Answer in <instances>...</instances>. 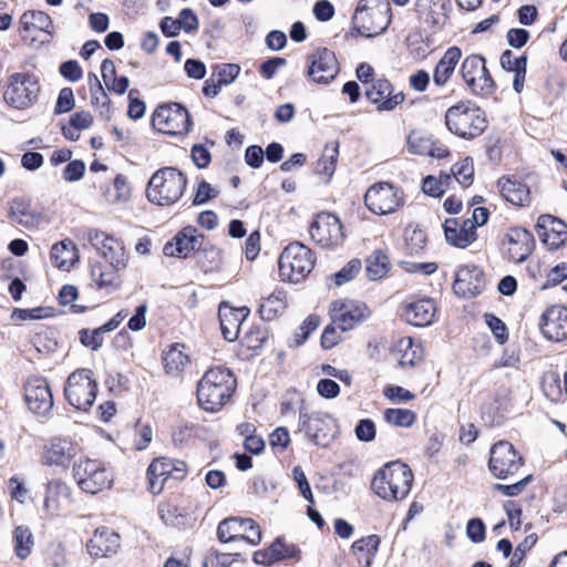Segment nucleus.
Returning <instances> with one entry per match:
<instances>
[{
    "mask_svg": "<svg viewBox=\"0 0 567 567\" xmlns=\"http://www.w3.org/2000/svg\"><path fill=\"white\" fill-rule=\"evenodd\" d=\"M78 453L79 447L74 442L54 437L44 445L41 462L47 466L66 471Z\"/></svg>",
    "mask_w": 567,
    "mask_h": 567,
    "instance_id": "obj_21",
    "label": "nucleus"
},
{
    "mask_svg": "<svg viewBox=\"0 0 567 567\" xmlns=\"http://www.w3.org/2000/svg\"><path fill=\"white\" fill-rule=\"evenodd\" d=\"M534 246L532 234L523 228H513L506 235L503 250L506 258L514 262H523L530 255Z\"/></svg>",
    "mask_w": 567,
    "mask_h": 567,
    "instance_id": "obj_26",
    "label": "nucleus"
},
{
    "mask_svg": "<svg viewBox=\"0 0 567 567\" xmlns=\"http://www.w3.org/2000/svg\"><path fill=\"white\" fill-rule=\"evenodd\" d=\"M120 545L121 540L118 534L107 527H99L89 539L86 549L90 556L102 558L114 555L120 548Z\"/></svg>",
    "mask_w": 567,
    "mask_h": 567,
    "instance_id": "obj_28",
    "label": "nucleus"
},
{
    "mask_svg": "<svg viewBox=\"0 0 567 567\" xmlns=\"http://www.w3.org/2000/svg\"><path fill=\"white\" fill-rule=\"evenodd\" d=\"M20 31L31 33L43 31L52 34L53 23L50 16L43 11H27L20 17Z\"/></svg>",
    "mask_w": 567,
    "mask_h": 567,
    "instance_id": "obj_42",
    "label": "nucleus"
},
{
    "mask_svg": "<svg viewBox=\"0 0 567 567\" xmlns=\"http://www.w3.org/2000/svg\"><path fill=\"white\" fill-rule=\"evenodd\" d=\"M271 545H278V547H276L275 556L279 560L299 557L300 549L293 544L286 543L280 537L277 538Z\"/></svg>",
    "mask_w": 567,
    "mask_h": 567,
    "instance_id": "obj_61",
    "label": "nucleus"
},
{
    "mask_svg": "<svg viewBox=\"0 0 567 567\" xmlns=\"http://www.w3.org/2000/svg\"><path fill=\"white\" fill-rule=\"evenodd\" d=\"M2 101L10 107L22 111L38 100L40 85L29 72H12L0 84Z\"/></svg>",
    "mask_w": 567,
    "mask_h": 567,
    "instance_id": "obj_5",
    "label": "nucleus"
},
{
    "mask_svg": "<svg viewBox=\"0 0 567 567\" xmlns=\"http://www.w3.org/2000/svg\"><path fill=\"white\" fill-rule=\"evenodd\" d=\"M127 317V311L121 310L103 326L90 331H80L81 343L91 350H97L103 343V333L115 330Z\"/></svg>",
    "mask_w": 567,
    "mask_h": 567,
    "instance_id": "obj_35",
    "label": "nucleus"
},
{
    "mask_svg": "<svg viewBox=\"0 0 567 567\" xmlns=\"http://www.w3.org/2000/svg\"><path fill=\"white\" fill-rule=\"evenodd\" d=\"M287 308V296L282 289H275L267 297L262 298L259 306V313L264 320H274Z\"/></svg>",
    "mask_w": 567,
    "mask_h": 567,
    "instance_id": "obj_41",
    "label": "nucleus"
},
{
    "mask_svg": "<svg viewBox=\"0 0 567 567\" xmlns=\"http://www.w3.org/2000/svg\"><path fill=\"white\" fill-rule=\"evenodd\" d=\"M14 553L21 560L27 559L34 546L33 535L28 527L18 526L13 532Z\"/></svg>",
    "mask_w": 567,
    "mask_h": 567,
    "instance_id": "obj_49",
    "label": "nucleus"
},
{
    "mask_svg": "<svg viewBox=\"0 0 567 567\" xmlns=\"http://www.w3.org/2000/svg\"><path fill=\"white\" fill-rule=\"evenodd\" d=\"M364 204L368 209L378 215L395 213L404 205L403 192L388 182H380L367 190Z\"/></svg>",
    "mask_w": 567,
    "mask_h": 567,
    "instance_id": "obj_12",
    "label": "nucleus"
},
{
    "mask_svg": "<svg viewBox=\"0 0 567 567\" xmlns=\"http://www.w3.org/2000/svg\"><path fill=\"white\" fill-rule=\"evenodd\" d=\"M8 217L14 225L33 228L39 224V217L23 198H13L9 202Z\"/></svg>",
    "mask_w": 567,
    "mask_h": 567,
    "instance_id": "obj_37",
    "label": "nucleus"
},
{
    "mask_svg": "<svg viewBox=\"0 0 567 567\" xmlns=\"http://www.w3.org/2000/svg\"><path fill=\"white\" fill-rule=\"evenodd\" d=\"M74 94L71 87H63L58 96L55 113L62 114L71 111L74 107Z\"/></svg>",
    "mask_w": 567,
    "mask_h": 567,
    "instance_id": "obj_63",
    "label": "nucleus"
},
{
    "mask_svg": "<svg viewBox=\"0 0 567 567\" xmlns=\"http://www.w3.org/2000/svg\"><path fill=\"white\" fill-rule=\"evenodd\" d=\"M101 196L106 204L112 206H121L128 203L132 190L127 178L122 174H117L111 183L101 186Z\"/></svg>",
    "mask_w": 567,
    "mask_h": 567,
    "instance_id": "obj_34",
    "label": "nucleus"
},
{
    "mask_svg": "<svg viewBox=\"0 0 567 567\" xmlns=\"http://www.w3.org/2000/svg\"><path fill=\"white\" fill-rule=\"evenodd\" d=\"M380 543L381 539L378 535H368L352 544L351 553L357 556L359 560L364 559L365 567H369L379 550Z\"/></svg>",
    "mask_w": 567,
    "mask_h": 567,
    "instance_id": "obj_45",
    "label": "nucleus"
},
{
    "mask_svg": "<svg viewBox=\"0 0 567 567\" xmlns=\"http://www.w3.org/2000/svg\"><path fill=\"white\" fill-rule=\"evenodd\" d=\"M339 156L338 143L326 146L322 156L319 158L316 167V172L320 175H324L330 178L336 171V164Z\"/></svg>",
    "mask_w": 567,
    "mask_h": 567,
    "instance_id": "obj_50",
    "label": "nucleus"
},
{
    "mask_svg": "<svg viewBox=\"0 0 567 567\" xmlns=\"http://www.w3.org/2000/svg\"><path fill=\"white\" fill-rule=\"evenodd\" d=\"M311 239L323 248L336 247L343 240L342 225L331 213H319L309 226Z\"/></svg>",
    "mask_w": 567,
    "mask_h": 567,
    "instance_id": "obj_15",
    "label": "nucleus"
},
{
    "mask_svg": "<svg viewBox=\"0 0 567 567\" xmlns=\"http://www.w3.org/2000/svg\"><path fill=\"white\" fill-rule=\"evenodd\" d=\"M391 269L389 256L381 249L374 250L365 259V272L370 280L382 279Z\"/></svg>",
    "mask_w": 567,
    "mask_h": 567,
    "instance_id": "obj_43",
    "label": "nucleus"
},
{
    "mask_svg": "<svg viewBox=\"0 0 567 567\" xmlns=\"http://www.w3.org/2000/svg\"><path fill=\"white\" fill-rule=\"evenodd\" d=\"M72 504V491L61 478L49 480L43 496V512L47 517L62 516Z\"/></svg>",
    "mask_w": 567,
    "mask_h": 567,
    "instance_id": "obj_19",
    "label": "nucleus"
},
{
    "mask_svg": "<svg viewBox=\"0 0 567 567\" xmlns=\"http://www.w3.org/2000/svg\"><path fill=\"white\" fill-rule=\"evenodd\" d=\"M461 58L462 51L457 47H451L444 52L433 72V82L435 85L443 86L447 83Z\"/></svg>",
    "mask_w": 567,
    "mask_h": 567,
    "instance_id": "obj_36",
    "label": "nucleus"
},
{
    "mask_svg": "<svg viewBox=\"0 0 567 567\" xmlns=\"http://www.w3.org/2000/svg\"><path fill=\"white\" fill-rule=\"evenodd\" d=\"M217 536L223 543L244 540L256 546L261 540V530L250 518L228 517L219 523Z\"/></svg>",
    "mask_w": 567,
    "mask_h": 567,
    "instance_id": "obj_13",
    "label": "nucleus"
},
{
    "mask_svg": "<svg viewBox=\"0 0 567 567\" xmlns=\"http://www.w3.org/2000/svg\"><path fill=\"white\" fill-rule=\"evenodd\" d=\"M484 318L496 340L501 344L505 343L508 337L505 323L492 313H486Z\"/></svg>",
    "mask_w": 567,
    "mask_h": 567,
    "instance_id": "obj_60",
    "label": "nucleus"
},
{
    "mask_svg": "<svg viewBox=\"0 0 567 567\" xmlns=\"http://www.w3.org/2000/svg\"><path fill=\"white\" fill-rule=\"evenodd\" d=\"M299 431L315 445L327 447L338 434L336 419L322 411L299 410Z\"/></svg>",
    "mask_w": 567,
    "mask_h": 567,
    "instance_id": "obj_8",
    "label": "nucleus"
},
{
    "mask_svg": "<svg viewBox=\"0 0 567 567\" xmlns=\"http://www.w3.org/2000/svg\"><path fill=\"white\" fill-rule=\"evenodd\" d=\"M308 76L315 83L327 84L332 81L339 71L334 53L328 49H320L309 56Z\"/></svg>",
    "mask_w": 567,
    "mask_h": 567,
    "instance_id": "obj_23",
    "label": "nucleus"
},
{
    "mask_svg": "<svg viewBox=\"0 0 567 567\" xmlns=\"http://www.w3.org/2000/svg\"><path fill=\"white\" fill-rule=\"evenodd\" d=\"M247 307L233 308L223 302L218 309L220 329L224 338L228 341H235L240 332L244 320L248 317Z\"/></svg>",
    "mask_w": 567,
    "mask_h": 567,
    "instance_id": "obj_30",
    "label": "nucleus"
},
{
    "mask_svg": "<svg viewBox=\"0 0 567 567\" xmlns=\"http://www.w3.org/2000/svg\"><path fill=\"white\" fill-rule=\"evenodd\" d=\"M86 239L97 255L112 267L115 269H124L126 267L127 256L121 240L97 229L89 230Z\"/></svg>",
    "mask_w": 567,
    "mask_h": 567,
    "instance_id": "obj_14",
    "label": "nucleus"
},
{
    "mask_svg": "<svg viewBox=\"0 0 567 567\" xmlns=\"http://www.w3.org/2000/svg\"><path fill=\"white\" fill-rule=\"evenodd\" d=\"M48 561L52 567H69L71 560L66 546L62 543L50 545L48 549Z\"/></svg>",
    "mask_w": 567,
    "mask_h": 567,
    "instance_id": "obj_53",
    "label": "nucleus"
},
{
    "mask_svg": "<svg viewBox=\"0 0 567 567\" xmlns=\"http://www.w3.org/2000/svg\"><path fill=\"white\" fill-rule=\"evenodd\" d=\"M79 298L78 289L75 286L65 285L62 287L59 293V300L62 306H69L73 313H81L85 307L78 305L75 301Z\"/></svg>",
    "mask_w": 567,
    "mask_h": 567,
    "instance_id": "obj_54",
    "label": "nucleus"
},
{
    "mask_svg": "<svg viewBox=\"0 0 567 567\" xmlns=\"http://www.w3.org/2000/svg\"><path fill=\"white\" fill-rule=\"evenodd\" d=\"M413 482L411 468L399 461L385 464L373 476V492L384 501L403 499L410 492Z\"/></svg>",
    "mask_w": 567,
    "mask_h": 567,
    "instance_id": "obj_2",
    "label": "nucleus"
},
{
    "mask_svg": "<svg viewBox=\"0 0 567 567\" xmlns=\"http://www.w3.org/2000/svg\"><path fill=\"white\" fill-rule=\"evenodd\" d=\"M236 388V379L225 368L206 371L197 386L199 405L208 412L219 411L230 399Z\"/></svg>",
    "mask_w": 567,
    "mask_h": 567,
    "instance_id": "obj_1",
    "label": "nucleus"
},
{
    "mask_svg": "<svg viewBox=\"0 0 567 567\" xmlns=\"http://www.w3.org/2000/svg\"><path fill=\"white\" fill-rule=\"evenodd\" d=\"M396 351L401 353L399 364L401 367H414L422 359V350L419 344H414L412 338L406 337L398 342Z\"/></svg>",
    "mask_w": 567,
    "mask_h": 567,
    "instance_id": "obj_48",
    "label": "nucleus"
},
{
    "mask_svg": "<svg viewBox=\"0 0 567 567\" xmlns=\"http://www.w3.org/2000/svg\"><path fill=\"white\" fill-rule=\"evenodd\" d=\"M279 274L282 280L300 282L313 269L315 257L310 248L296 241L289 244L279 257Z\"/></svg>",
    "mask_w": 567,
    "mask_h": 567,
    "instance_id": "obj_7",
    "label": "nucleus"
},
{
    "mask_svg": "<svg viewBox=\"0 0 567 567\" xmlns=\"http://www.w3.org/2000/svg\"><path fill=\"white\" fill-rule=\"evenodd\" d=\"M501 65L505 71L514 73L513 87L517 93H520L525 83L526 56H515L512 51L506 50L501 55Z\"/></svg>",
    "mask_w": 567,
    "mask_h": 567,
    "instance_id": "obj_38",
    "label": "nucleus"
},
{
    "mask_svg": "<svg viewBox=\"0 0 567 567\" xmlns=\"http://www.w3.org/2000/svg\"><path fill=\"white\" fill-rule=\"evenodd\" d=\"M203 236L197 234L196 228L185 227L175 236L174 243H167L164 246V255L169 257L186 258L193 251L200 248Z\"/></svg>",
    "mask_w": 567,
    "mask_h": 567,
    "instance_id": "obj_29",
    "label": "nucleus"
},
{
    "mask_svg": "<svg viewBox=\"0 0 567 567\" xmlns=\"http://www.w3.org/2000/svg\"><path fill=\"white\" fill-rule=\"evenodd\" d=\"M498 187L502 196L513 205L525 206L529 204V188L520 182L502 177L498 181Z\"/></svg>",
    "mask_w": 567,
    "mask_h": 567,
    "instance_id": "obj_39",
    "label": "nucleus"
},
{
    "mask_svg": "<svg viewBox=\"0 0 567 567\" xmlns=\"http://www.w3.org/2000/svg\"><path fill=\"white\" fill-rule=\"evenodd\" d=\"M452 175L462 186H470L474 176L473 161L466 157L456 163L452 168Z\"/></svg>",
    "mask_w": 567,
    "mask_h": 567,
    "instance_id": "obj_52",
    "label": "nucleus"
},
{
    "mask_svg": "<svg viewBox=\"0 0 567 567\" xmlns=\"http://www.w3.org/2000/svg\"><path fill=\"white\" fill-rule=\"evenodd\" d=\"M292 477L300 491V494L305 497L306 501H308L310 504H313L315 501L310 484L300 466L293 467Z\"/></svg>",
    "mask_w": 567,
    "mask_h": 567,
    "instance_id": "obj_59",
    "label": "nucleus"
},
{
    "mask_svg": "<svg viewBox=\"0 0 567 567\" xmlns=\"http://www.w3.org/2000/svg\"><path fill=\"white\" fill-rule=\"evenodd\" d=\"M422 190L427 196L440 197L445 193L444 182L429 175L422 182Z\"/></svg>",
    "mask_w": 567,
    "mask_h": 567,
    "instance_id": "obj_62",
    "label": "nucleus"
},
{
    "mask_svg": "<svg viewBox=\"0 0 567 567\" xmlns=\"http://www.w3.org/2000/svg\"><path fill=\"white\" fill-rule=\"evenodd\" d=\"M91 102L93 106L99 111L100 115L110 118L111 116V107L110 100L107 94L105 93L103 86H99L97 89H93L91 92Z\"/></svg>",
    "mask_w": 567,
    "mask_h": 567,
    "instance_id": "obj_55",
    "label": "nucleus"
},
{
    "mask_svg": "<svg viewBox=\"0 0 567 567\" xmlns=\"http://www.w3.org/2000/svg\"><path fill=\"white\" fill-rule=\"evenodd\" d=\"M383 416L386 423L398 427H410L416 420V414L409 409H386Z\"/></svg>",
    "mask_w": 567,
    "mask_h": 567,
    "instance_id": "obj_51",
    "label": "nucleus"
},
{
    "mask_svg": "<svg viewBox=\"0 0 567 567\" xmlns=\"http://www.w3.org/2000/svg\"><path fill=\"white\" fill-rule=\"evenodd\" d=\"M24 398L29 409L39 415H47L53 406V395L48 381L41 377H31L24 388Z\"/></svg>",
    "mask_w": 567,
    "mask_h": 567,
    "instance_id": "obj_22",
    "label": "nucleus"
},
{
    "mask_svg": "<svg viewBox=\"0 0 567 567\" xmlns=\"http://www.w3.org/2000/svg\"><path fill=\"white\" fill-rule=\"evenodd\" d=\"M391 19L389 0H360L352 21L360 34L374 38L388 29Z\"/></svg>",
    "mask_w": 567,
    "mask_h": 567,
    "instance_id": "obj_4",
    "label": "nucleus"
},
{
    "mask_svg": "<svg viewBox=\"0 0 567 567\" xmlns=\"http://www.w3.org/2000/svg\"><path fill=\"white\" fill-rule=\"evenodd\" d=\"M319 317L315 315L308 316L296 331L297 344L302 343L308 336L319 327Z\"/></svg>",
    "mask_w": 567,
    "mask_h": 567,
    "instance_id": "obj_64",
    "label": "nucleus"
},
{
    "mask_svg": "<svg viewBox=\"0 0 567 567\" xmlns=\"http://www.w3.org/2000/svg\"><path fill=\"white\" fill-rule=\"evenodd\" d=\"M97 383L93 372L89 369H80L68 378L64 395L69 403L78 410H86L95 401Z\"/></svg>",
    "mask_w": 567,
    "mask_h": 567,
    "instance_id": "obj_10",
    "label": "nucleus"
},
{
    "mask_svg": "<svg viewBox=\"0 0 567 567\" xmlns=\"http://www.w3.org/2000/svg\"><path fill=\"white\" fill-rule=\"evenodd\" d=\"M330 312L333 323L343 331L353 329L369 316L364 303L350 299L334 300L330 306Z\"/></svg>",
    "mask_w": 567,
    "mask_h": 567,
    "instance_id": "obj_20",
    "label": "nucleus"
},
{
    "mask_svg": "<svg viewBox=\"0 0 567 567\" xmlns=\"http://www.w3.org/2000/svg\"><path fill=\"white\" fill-rule=\"evenodd\" d=\"M155 130L167 135H184L190 130L188 111L178 103L163 104L156 107L152 116Z\"/></svg>",
    "mask_w": 567,
    "mask_h": 567,
    "instance_id": "obj_11",
    "label": "nucleus"
},
{
    "mask_svg": "<svg viewBox=\"0 0 567 567\" xmlns=\"http://www.w3.org/2000/svg\"><path fill=\"white\" fill-rule=\"evenodd\" d=\"M484 287V274L477 266H463L457 270L453 284V290L457 296L473 298L478 296Z\"/></svg>",
    "mask_w": 567,
    "mask_h": 567,
    "instance_id": "obj_25",
    "label": "nucleus"
},
{
    "mask_svg": "<svg viewBox=\"0 0 567 567\" xmlns=\"http://www.w3.org/2000/svg\"><path fill=\"white\" fill-rule=\"evenodd\" d=\"M461 74L473 93L492 94L494 81L486 69L483 56L477 54L466 56L461 66Z\"/></svg>",
    "mask_w": 567,
    "mask_h": 567,
    "instance_id": "obj_16",
    "label": "nucleus"
},
{
    "mask_svg": "<svg viewBox=\"0 0 567 567\" xmlns=\"http://www.w3.org/2000/svg\"><path fill=\"white\" fill-rule=\"evenodd\" d=\"M408 145L411 153L416 155H427L433 146V141L429 137L412 133L409 135Z\"/></svg>",
    "mask_w": 567,
    "mask_h": 567,
    "instance_id": "obj_56",
    "label": "nucleus"
},
{
    "mask_svg": "<svg viewBox=\"0 0 567 567\" xmlns=\"http://www.w3.org/2000/svg\"><path fill=\"white\" fill-rule=\"evenodd\" d=\"M539 324L548 340L559 342L567 339V308L560 305L548 307L543 312Z\"/></svg>",
    "mask_w": 567,
    "mask_h": 567,
    "instance_id": "obj_24",
    "label": "nucleus"
},
{
    "mask_svg": "<svg viewBox=\"0 0 567 567\" xmlns=\"http://www.w3.org/2000/svg\"><path fill=\"white\" fill-rule=\"evenodd\" d=\"M536 230L543 241L551 246H559L567 239V225L551 215L539 216Z\"/></svg>",
    "mask_w": 567,
    "mask_h": 567,
    "instance_id": "obj_32",
    "label": "nucleus"
},
{
    "mask_svg": "<svg viewBox=\"0 0 567 567\" xmlns=\"http://www.w3.org/2000/svg\"><path fill=\"white\" fill-rule=\"evenodd\" d=\"M446 241L457 248H466L476 240L473 224L461 218H447L443 225Z\"/></svg>",
    "mask_w": 567,
    "mask_h": 567,
    "instance_id": "obj_31",
    "label": "nucleus"
},
{
    "mask_svg": "<svg viewBox=\"0 0 567 567\" xmlns=\"http://www.w3.org/2000/svg\"><path fill=\"white\" fill-rule=\"evenodd\" d=\"M121 269H115L110 264L107 267L102 265H94L91 269V275L96 285L105 288L109 292L115 291L120 286L117 272Z\"/></svg>",
    "mask_w": 567,
    "mask_h": 567,
    "instance_id": "obj_46",
    "label": "nucleus"
},
{
    "mask_svg": "<svg viewBox=\"0 0 567 567\" xmlns=\"http://www.w3.org/2000/svg\"><path fill=\"white\" fill-rule=\"evenodd\" d=\"M184 350V344L175 343L164 352L163 363L167 373L177 374L188 364L189 357Z\"/></svg>",
    "mask_w": 567,
    "mask_h": 567,
    "instance_id": "obj_44",
    "label": "nucleus"
},
{
    "mask_svg": "<svg viewBox=\"0 0 567 567\" xmlns=\"http://www.w3.org/2000/svg\"><path fill=\"white\" fill-rule=\"evenodd\" d=\"M50 259L60 269H70L78 259V250L70 239H64L52 246Z\"/></svg>",
    "mask_w": 567,
    "mask_h": 567,
    "instance_id": "obj_40",
    "label": "nucleus"
},
{
    "mask_svg": "<svg viewBox=\"0 0 567 567\" xmlns=\"http://www.w3.org/2000/svg\"><path fill=\"white\" fill-rule=\"evenodd\" d=\"M365 95L379 111H392L405 100L403 92L393 93L391 83L385 79L375 81L367 89Z\"/></svg>",
    "mask_w": 567,
    "mask_h": 567,
    "instance_id": "obj_27",
    "label": "nucleus"
},
{
    "mask_svg": "<svg viewBox=\"0 0 567 567\" xmlns=\"http://www.w3.org/2000/svg\"><path fill=\"white\" fill-rule=\"evenodd\" d=\"M450 0H417V10L427 21L439 24L446 17Z\"/></svg>",
    "mask_w": 567,
    "mask_h": 567,
    "instance_id": "obj_47",
    "label": "nucleus"
},
{
    "mask_svg": "<svg viewBox=\"0 0 567 567\" xmlns=\"http://www.w3.org/2000/svg\"><path fill=\"white\" fill-rule=\"evenodd\" d=\"M73 477L79 488L87 494H97L112 486L111 471L99 460L81 457L73 464Z\"/></svg>",
    "mask_w": 567,
    "mask_h": 567,
    "instance_id": "obj_6",
    "label": "nucleus"
},
{
    "mask_svg": "<svg viewBox=\"0 0 567 567\" xmlns=\"http://www.w3.org/2000/svg\"><path fill=\"white\" fill-rule=\"evenodd\" d=\"M186 184L187 179L181 171L164 167L156 171L148 181L146 197L158 206L173 205L183 196Z\"/></svg>",
    "mask_w": 567,
    "mask_h": 567,
    "instance_id": "obj_3",
    "label": "nucleus"
},
{
    "mask_svg": "<svg viewBox=\"0 0 567 567\" xmlns=\"http://www.w3.org/2000/svg\"><path fill=\"white\" fill-rule=\"evenodd\" d=\"M445 123L450 132L468 140L482 134L486 127V121L480 110L471 107L464 102L453 105L446 111Z\"/></svg>",
    "mask_w": 567,
    "mask_h": 567,
    "instance_id": "obj_9",
    "label": "nucleus"
},
{
    "mask_svg": "<svg viewBox=\"0 0 567 567\" xmlns=\"http://www.w3.org/2000/svg\"><path fill=\"white\" fill-rule=\"evenodd\" d=\"M186 473L187 466L183 461L167 457L155 458L147 468L150 491L153 494H159L166 481H181L186 476Z\"/></svg>",
    "mask_w": 567,
    "mask_h": 567,
    "instance_id": "obj_17",
    "label": "nucleus"
},
{
    "mask_svg": "<svg viewBox=\"0 0 567 567\" xmlns=\"http://www.w3.org/2000/svg\"><path fill=\"white\" fill-rule=\"evenodd\" d=\"M436 313V306L431 299H420L405 305L404 318L405 320L415 327L430 326Z\"/></svg>",
    "mask_w": 567,
    "mask_h": 567,
    "instance_id": "obj_33",
    "label": "nucleus"
},
{
    "mask_svg": "<svg viewBox=\"0 0 567 567\" xmlns=\"http://www.w3.org/2000/svg\"><path fill=\"white\" fill-rule=\"evenodd\" d=\"M488 465L495 477L506 480L522 467L523 458L509 442L499 441L491 449Z\"/></svg>",
    "mask_w": 567,
    "mask_h": 567,
    "instance_id": "obj_18",
    "label": "nucleus"
},
{
    "mask_svg": "<svg viewBox=\"0 0 567 567\" xmlns=\"http://www.w3.org/2000/svg\"><path fill=\"white\" fill-rule=\"evenodd\" d=\"M383 395L385 399L394 403L409 402L414 400L415 398V395L411 391L402 386L392 384H388L383 389Z\"/></svg>",
    "mask_w": 567,
    "mask_h": 567,
    "instance_id": "obj_57",
    "label": "nucleus"
},
{
    "mask_svg": "<svg viewBox=\"0 0 567 567\" xmlns=\"http://www.w3.org/2000/svg\"><path fill=\"white\" fill-rule=\"evenodd\" d=\"M361 270V261L359 259L350 260L340 271L334 275L336 285L340 286L353 279Z\"/></svg>",
    "mask_w": 567,
    "mask_h": 567,
    "instance_id": "obj_58",
    "label": "nucleus"
}]
</instances>
